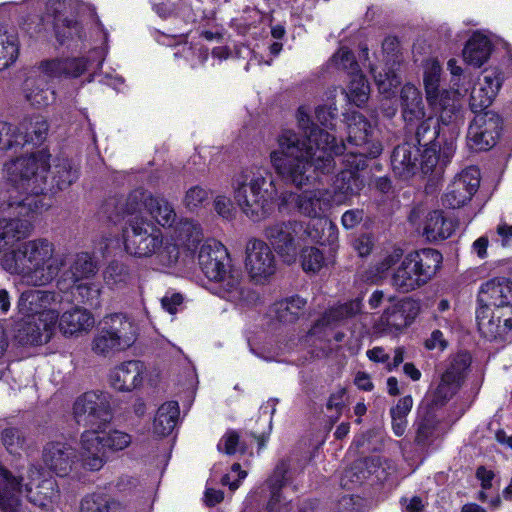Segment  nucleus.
I'll use <instances>...</instances> for the list:
<instances>
[{
	"label": "nucleus",
	"instance_id": "11",
	"mask_svg": "<svg viewBox=\"0 0 512 512\" xmlns=\"http://www.w3.org/2000/svg\"><path fill=\"white\" fill-rule=\"evenodd\" d=\"M301 231L313 241L319 238L318 233L312 234L309 227L304 230L303 225L295 220L271 223L264 228L263 235L280 258L285 263L292 264L295 263L301 246Z\"/></svg>",
	"mask_w": 512,
	"mask_h": 512
},
{
	"label": "nucleus",
	"instance_id": "25",
	"mask_svg": "<svg viewBox=\"0 0 512 512\" xmlns=\"http://www.w3.org/2000/svg\"><path fill=\"white\" fill-rule=\"evenodd\" d=\"M22 479L0 466V508L4 512H21Z\"/></svg>",
	"mask_w": 512,
	"mask_h": 512
},
{
	"label": "nucleus",
	"instance_id": "2",
	"mask_svg": "<svg viewBox=\"0 0 512 512\" xmlns=\"http://www.w3.org/2000/svg\"><path fill=\"white\" fill-rule=\"evenodd\" d=\"M65 263L64 255L57 254L55 245L47 238L25 241L2 257V266L7 272L20 275L34 286L51 283Z\"/></svg>",
	"mask_w": 512,
	"mask_h": 512
},
{
	"label": "nucleus",
	"instance_id": "48",
	"mask_svg": "<svg viewBox=\"0 0 512 512\" xmlns=\"http://www.w3.org/2000/svg\"><path fill=\"white\" fill-rule=\"evenodd\" d=\"M104 280L108 286L124 287L132 281V274L126 264L113 261L104 271Z\"/></svg>",
	"mask_w": 512,
	"mask_h": 512
},
{
	"label": "nucleus",
	"instance_id": "62",
	"mask_svg": "<svg viewBox=\"0 0 512 512\" xmlns=\"http://www.w3.org/2000/svg\"><path fill=\"white\" fill-rule=\"evenodd\" d=\"M502 73L497 69L485 70L482 77L479 79L476 87H482L483 92L490 94L493 91V99L497 95L502 85Z\"/></svg>",
	"mask_w": 512,
	"mask_h": 512
},
{
	"label": "nucleus",
	"instance_id": "55",
	"mask_svg": "<svg viewBox=\"0 0 512 512\" xmlns=\"http://www.w3.org/2000/svg\"><path fill=\"white\" fill-rule=\"evenodd\" d=\"M73 293L81 298L83 303H86L92 307H98L100 305V285L94 282L87 283H76L73 284Z\"/></svg>",
	"mask_w": 512,
	"mask_h": 512
},
{
	"label": "nucleus",
	"instance_id": "47",
	"mask_svg": "<svg viewBox=\"0 0 512 512\" xmlns=\"http://www.w3.org/2000/svg\"><path fill=\"white\" fill-rule=\"evenodd\" d=\"M350 81L346 96L356 106L363 105L369 97L370 87L361 71L349 75Z\"/></svg>",
	"mask_w": 512,
	"mask_h": 512
},
{
	"label": "nucleus",
	"instance_id": "39",
	"mask_svg": "<svg viewBox=\"0 0 512 512\" xmlns=\"http://www.w3.org/2000/svg\"><path fill=\"white\" fill-rule=\"evenodd\" d=\"M179 405L175 401L162 404L153 422V431L159 436L169 435L176 426L179 418Z\"/></svg>",
	"mask_w": 512,
	"mask_h": 512
},
{
	"label": "nucleus",
	"instance_id": "37",
	"mask_svg": "<svg viewBox=\"0 0 512 512\" xmlns=\"http://www.w3.org/2000/svg\"><path fill=\"white\" fill-rule=\"evenodd\" d=\"M490 40L479 33H475L465 45L463 50L464 60L475 67L482 66L491 54Z\"/></svg>",
	"mask_w": 512,
	"mask_h": 512
},
{
	"label": "nucleus",
	"instance_id": "58",
	"mask_svg": "<svg viewBox=\"0 0 512 512\" xmlns=\"http://www.w3.org/2000/svg\"><path fill=\"white\" fill-rule=\"evenodd\" d=\"M301 265L306 272H318L325 265L323 253L316 247H305L300 254Z\"/></svg>",
	"mask_w": 512,
	"mask_h": 512
},
{
	"label": "nucleus",
	"instance_id": "54",
	"mask_svg": "<svg viewBox=\"0 0 512 512\" xmlns=\"http://www.w3.org/2000/svg\"><path fill=\"white\" fill-rule=\"evenodd\" d=\"M441 131L438 129L435 120L432 117L424 119L417 127L415 137L420 147H426L433 144Z\"/></svg>",
	"mask_w": 512,
	"mask_h": 512
},
{
	"label": "nucleus",
	"instance_id": "27",
	"mask_svg": "<svg viewBox=\"0 0 512 512\" xmlns=\"http://www.w3.org/2000/svg\"><path fill=\"white\" fill-rule=\"evenodd\" d=\"M420 148L409 143L398 145L391 156L393 172L400 178L407 179L418 170Z\"/></svg>",
	"mask_w": 512,
	"mask_h": 512
},
{
	"label": "nucleus",
	"instance_id": "63",
	"mask_svg": "<svg viewBox=\"0 0 512 512\" xmlns=\"http://www.w3.org/2000/svg\"><path fill=\"white\" fill-rule=\"evenodd\" d=\"M493 91L490 94L483 92L482 87H474L470 96V107L476 114L483 113L482 111L488 108L493 102Z\"/></svg>",
	"mask_w": 512,
	"mask_h": 512
},
{
	"label": "nucleus",
	"instance_id": "9",
	"mask_svg": "<svg viewBox=\"0 0 512 512\" xmlns=\"http://www.w3.org/2000/svg\"><path fill=\"white\" fill-rule=\"evenodd\" d=\"M441 66L435 59L424 63L423 84L429 107L438 115L441 124L455 123L459 118L461 97L457 91L440 89Z\"/></svg>",
	"mask_w": 512,
	"mask_h": 512
},
{
	"label": "nucleus",
	"instance_id": "29",
	"mask_svg": "<svg viewBox=\"0 0 512 512\" xmlns=\"http://www.w3.org/2000/svg\"><path fill=\"white\" fill-rule=\"evenodd\" d=\"M364 188V180L360 175L348 171H340L333 183L332 204H348L352 197L360 194Z\"/></svg>",
	"mask_w": 512,
	"mask_h": 512
},
{
	"label": "nucleus",
	"instance_id": "50",
	"mask_svg": "<svg viewBox=\"0 0 512 512\" xmlns=\"http://www.w3.org/2000/svg\"><path fill=\"white\" fill-rule=\"evenodd\" d=\"M371 72L374 76L375 83L381 94L389 97L394 93V90L400 84V77L397 75L393 68L383 69V71L377 72L374 67H371Z\"/></svg>",
	"mask_w": 512,
	"mask_h": 512
},
{
	"label": "nucleus",
	"instance_id": "10",
	"mask_svg": "<svg viewBox=\"0 0 512 512\" xmlns=\"http://www.w3.org/2000/svg\"><path fill=\"white\" fill-rule=\"evenodd\" d=\"M101 429L88 430L81 435L80 461L89 471L100 470L105 462V450L120 451L131 443V436L119 430L99 434Z\"/></svg>",
	"mask_w": 512,
	"mask_h": 512
},
{
	"label": "nucleus",
	"instance_id": "49",
	"mask_svg": "<svg viewBox=\"0 0 512 512\" xmlns=\"http://www.w3.org/2000/svg\"><path fill=\"white\" fill-rule=\"evenodd\" d=\"M118 340L103 326L99 329L92 341V351L97 355L107 356L114 351L125 350Z\"/></svg>",
	"mask_w": 512,
	"mask_h": 512
},
{
	"label": "nucleus",
	"instance_id": "23",
	"mask_svg": "<svg viewBox=\"0 0 512 512\" xmlns=\"http://www.w3.org/2000/svg\"><path fill=\"white\" fill-rule=\"evenodd\" d=\"M76 459V451L70 445L61 442H50L43 450V461L58 476H66L72 470Z\"/></svg>",
	"mask_w": 512,
	"mask_h": 512
},
{
	"label": "nucleus",
	"instance_id": "32",
	"mask_svg": "<svg viewBox=\"0 0 512 512\" xmlns=\"http://www.w3.org/2000/svg\"><path fill=\"white\" fill-rule=\"evenodd\" d=\"M87 68L84 58H66L43 61L41 69L49 77H79Z\"/></svg>",
	"mask_w": 512,
	"mask_h": 512
},
{
	"label": "nucleus",
	"instance_id": "64",
	"mask_svg": "<svg viewBox=\"0 0 512 512\" xmlns=\"http://www.w3.org/2000/svg\"><path fill=\"white\" fill-rule=\"evenodd\" d=\"M423 150H420L419 157L421 158L420 161L418 160V168L421 169V171L424 174H428L433 171V169L436 167L437 163L440 160L436 148L434 145L432 146H426L422 147Z\"/></svg>",
	"mask_w": 512,
	"mask_h": 512
},
{
	"label": "nucleus",
	"instance_id": "44",
	"mask_svg": "<svg viewBox=\"0 0 512 512\" xmlns=\"http://www.w3.org/2000/svg\"><path fill=\"white\" fill-rule=\"evenodd\" d=\"M26 99L36 107L46 106L54 99V92L46 88L43 78L27 79L25 82Z\"/></svg>",
	"mask_w": 512,
	"mask_h": 512
},
{
	"label": "nucleus",
	"instance_id": "24",
	"mask_svg": "<svg viewBox=\"0 0 512 512\" xmlns=\"http://www.w3.org/2000/svg\"><path fill=\"white\" fill-rule=\"evenodd\" d=\"M79 178L78 168L66 157L49 158L48 192L69 188Z\"/></svg>",
	"mask_w": 512,
	"mask_h": 512
},
{
	"label": "nucleus",
	"instance_id": "8",
	"mask_svg": "<svg viewBox=\"0 0 512 512\" xmlns=\"http://www.w3.org/2000/svg\"><path fill=\"white\" fill-rule=\"evenodd\" d=\"M442 261V254L433 248L410 252L395 268L391 276V285L401 293L414 291L436 275Z\"/></svg>",
	"mask_w": 512,
	"mask_h": 512
},
{
	"label": "nucleus",
	"instance_id": "42",
	"mask_svg": "<svg viewBox=\"0 0 512 512\" xmlns=\"http://www.w3.org/2000/svg\"><path fill=\"white\" fill-rule=\"evenodd\" d=\"M149 215L162 227H172L176 221V212L173 205L163 197L151 196L148 202Z\"/></svg>",
	"mask_w": 512,
	"mask_h": 512
},
{
	"label": "nucleus",
	"instance_id": "43",
	"mask_svg": "<svg viewBox=\"0 0 512 512\" xmlns=\"http://www.w3.org/2000/svg\"><path fill=\"white\" fill-rule=\"evenodd\" d=\"M81 512H122V506L109 495L92 493L86 495L80 503Z\"/></svg>",
	"mask_w": 512,
	"mask_h": 512
},
{
	"label": "nucleus",
	"instance_id": "56",
	"mask_svg": "<svg viewBox=\"0 0 512 512\" xmlns=\"http://www.w3.org/2000/svg\"><path fill=\"white\" fill-rule=\"evenodd\" d=\"M330 64L346 71L348 75L360 71L354 54L347 47H340L331 57Z\"/></svg>",
	"mask_w": 512,
	"mask_h": 512
},
{
	"label": "nucleus",
	"instance_id": "40",
	"mask_svg": "<svg viewBox=\"0 0 512 512\" xmlns=\"http://www.w3.org/2000/svg\"><path fill=\"white\" fill-rule=\"evenodd\" d=\"M97 263L88 252L77 253L67 274L72 284L88 280L97 273Z\"/></svg>",
	"mask_w": 512,
	"mask_h": 512
},
{
	"label": "nucleus",
	"instance_id": "38",
	"mask_svg": "<svg viewBox=\"0 0 512 512\" xmlns=\"http://www.w3.org/2000/svg\"><path fill=\"white\" fill-rule=\"evenodd\" d=\"M306 299L295 295L274 304L273 311L279 322L290 324L305 314Z\"/></svg>",
	"mask_w": 512,
	"mask_h": 512
},
{
	"label": "nucleus",
	"instance_id": "7",
	"mask_svg": "<svg viewBox=\"0 0 512 512\" xmlns=\"http://www.w3.org/2000/svg\"><path fill=\"white\" fill-rule=\"evenodd\" d=\"M0 206V251L33 231V219L47 207L42 199L12 198Z\"/></svg>",
	"mask_w": 512,
	"mask_h": 512
},
{
	"label": "nucleus",
	"instance_id": "14",
	"mask_svg": "<svg viewBox=\"0 0 512 512\" xmlns=\"http://www.w3.org/2000/svg\"><path fill=\"white\" fill-rule=\"evenodd\" d=\"M245 268L256 282H263L276 271V258L270 245L262 239L250 238L245 245Z\"/></svg>",
	"mask_w": 512,
	"mask_h": 512
},
{
	"label": "nucleus",
	"instance_id": "35",
	"mask_svg": "<svg viewBox=\"0 0 512 512\" xmlns=\"http://www.w3.org/2000/svg\"><path fill=\"white\" fill-rule=\"evenodd\" d=\"M48 132V123L46 119L40 115L25 118L18 126V137L23 142V147L27 144H41Z\"/></svg>",
	"mask_w": 512,
	"mask_h": 512
},
{
	"label": "nucleus",
	"instance_id": "28",
	"mask_svg": "<svg viewBox=\"0 0 512 512\" xmlns=\"http://www.w3.org/2000/svg\"><path fill=\"white\" fill-rule=\"evenodd\" d=\"M152 193L144 189L133 190L125 199L110 200L105 204V211L108 212L110 207H115L116 215H127L129 219L139 217L142 211H148V202Z\"/></svg>",
	"mask_w": 512,
	"mask_h": 512
},
{
	"label": "nucleus",
	"instance_id": "13",
	"mask_svg": "<svg viewBox=\"0 0 512 512\" xmlns=\"http://www.w3.org/2000/svg\"><path fill=\"white\" fill-rule=\"evenodd\" d=\"M58 295L53 291L30 289L21 293L17 301V310L27 318L45 322L46 327H55L59 312L56 308Z\"/></svg>",
	"mask_w": 512,
	"mask_h": 512
},
{
	"label": "nucleus",
	"instance_id": "5",
	"mask_svg": "<svg viewBox=\"0 0 512 512\" xmlns=\"http://www.w3.org/2000/svg\"><path fill=\"white\" fill-rule=\"evenodd\" d=\"M122 240L125 251L132 257L154 258L162 267H172L179 259L177 245L164 240L161 230L142 217L127 220Z\"/></svg>",
	"mask_w": 512,
	"mask_h": 512
},
{
	"label": "nucleus",
	"instance_id": "41",
	"mask_svg": "<svg viewBox=\"0 0 512 512\" xmlns=\"http://www.w3.org/2000/svg\"><path fill=\"white\" fill-rule=\"evenodd\" d=\"M362 310V301L354 299L344 304L330 308L318 321L320 325H337L347 319L355 317Z\"/></svg>",
	"mask_w": 512,
	"mask_h": 512
},
{
	"label": "nucleus",
	"instance_id": "31",
	"mask_svg": "<svg viewBox=\"0 0 512 512\" xmlns=\"http://www.w3.org/2000/svg\"><path fill=\"white\" fill-rule=\"evenodd\" d=\"M202 239V229L198 223L192 219L183 218L180 219L170 234L168 242L177 245L179 247H185L187 249L194 248Z\"/></svg>",
	"mask_w": 512,
	"mask_h": 512
},
{
	"label": "nucleus",
	"instance_id": "22",
	"mask_svg": "<svg viewBox=\"0 0 512 512\" xmlns=\"http://www.w3.org/2000/svg\"><path fill=\"white\" fill-rule=\"evenodd\" d=\"M146 366L139 360H130L116 366L109 375L111 385L118 391H132L144 380Z\"/></svg>",
	"mask_w": 512,
	"mask_h": 512
},
{
	"label": "nucleus",
	"instance_id": "4",
	"mask_svg": "<svg viewBox=\"0 0 512 512\" xmlns=\"http://www.w3.org/2000/svg\"><path fill=\"white\" fill-rule=\"evenodd\" d=\"M232 190L237 205L253 221L265 219L270 214L277 195L271 172L267 167L257 165L236 173Z\"/></svg>",
	"mask_w": 512,
	"mask_h": 512
},
{
	"label": "nucleus",
	"instance_id": "1",
	"mask_svg": "<svg viewBox=\"0 0 512 512\" xmlns=\"http://www.w3.org/2000/svg\"><path fill=\"white\" fill-rule=\"evenodd\" d=\"M297 121L305 138L294 130L283 129L269 154L273 169L284 181L298 188L308 185L313 180L311 168L320 174H330L336 167L334 156L338 155H343L341 171L360 175L359 172L365 169L369 156L363 149L344 153L345 144H337L333 135L313 124L305 107L298 109Z\"/></svg>",
	"mask_w": 512,
	"mask_h": 512
},
{
	"label": "nucleus",
	"instance_id": "18",
	"mask_svg": "<svg viewBox=\"0 0 512 512\" xmlns=\"http://www.w3.org/2000/svg\"><path fill=\"white\" fill-rule=\"evenodd\" d=\"M476 321L483 337L488 340L503 339L512 329V309L502 310L479 304Z\"/></svg>",
	"mask_w": 512,
	"mask_h": 512
},
{
	"label": "nucleus",
	"instance_id": "59",
	"mask_svg": "<svg viewBox=\"0 0 512 512\" xmlns=\"http://www.w3.org/2000/svg\"><path fill=\"white\" fill-rule=\"evenodd\" d=\"M415 426V442L419 445H425L432 439L434 435L437 426V420L432 414L427 413L423 418H420L415 422Z\"/></svg>",
	"mask_w": 512,
	"mask_h": 512
},
{
	"label": "nucleus",
	"instance_id": "26",
	"mask_svg": "<svg viewBox=\"0 0 512 512\" xmlns=\"http://www.w3.org/2000/svg\"><path fill=\"white\" fill-rule=\"evenodd\" d=\"M55 327H46L45 322L27 318L17 322L15 338L22 345H41L47 343Z\"/></svg>",
	"mask_w": 512,
	"mask_h": 512
},
{
	"label": "nucleus",
	"instance_id": "61",
	"mask_svg": "<svg viewBox=\"0 0 512 512\" xmlns=\"http://www.w3.org/2000/svg\"><path fill=\"white\" fill-rule=\"evenodd\" d=\"M211 193L208 189L196 185L189 188L184 196L183 204L185 207L194 211L200 207H202L208 200L210 199Z\"/></svg>",
	"mask_w": 512,
	"mask_h": 512
},
{
	"label": "nucleus",
	"instance_id": "21",
	"mask_svg": "<svg viewBox=\"0 0 512 512\" xmlns=\"http://www.w3.org/2000/svg\"><path fill=\"white\" fill-rule=\"evenodd\" d=\"M478 303L502 310L512 309V281L494 278L481 285Z\"/></svg>",
	"mask_w": 512,
	"mask_h": 512
},
{
	"label": "nucleus",
	"instance_id": "16",
	"mask_svg": "<svg viewBox=\"0 0 512 512\" xmlns=\"http://www.w3.org/2000/svg\"><path fill=\"white\" fill-rule=\"evenodd\" d=\"M347 123V141L350 145L363 149L370 158L378 157L383 150L376 137L375 127L359 112L351 111L345 115Z\"/></svg>",
	"mask_w": 512,
	"mask_h": 512
},
{
	"label": "nucleus",
	"instance_id": "36",
	"mask_svg": "<svg viewBox=\"0 0 512 512\" xmlns=\"http://www.w3.org/2000/svg\"><path fill=\"white\" fill-rule=\"evenodd\" d=\"M400 99L405 121L411 122L425 116L422 95L416 86L405 84L401 89Z\"/></svg>",
	"mask_w": 512,
	"mask_h": 512
},
{
	"label": "nucleus",
	"instance_id": "52",
	"mask_svg": "<svg viewBox=\"0 0 512 512\" xmlns=\"http://www.w3.org/2000/svg\"><path fill=\"white\" fill-rule=\"evenodd\" d=\"M462 123V114L461 109H459V118L455 123L443 124L444 126H449L450 136L449 139H446L443 145L439 149V158L443 165H447L456 151V139L459 135L460 124Z\"/></svg>",
	"mask_w": 512,
	"mask_h": 512
},
{
	"label": "nucleus",
	"instance_id": "6",
	"mask_svg": "<svg viewBox=\"0 0 512 512\" xmlns=\"http://www.w3.org/2000/svg\"><path fill=\"white\" fill-rule=\"evenodd\" d=\"M50 153L45 150L11 158L3 165V174L19 194L16 198L41 199L48 192Z\"/></svg>",
	"mask_w": 512,
	"mask_h": 512
},
{
	"label": "nucleus",
	"instance_id": "53",
	"mask_svg": "<svg viewBox=\"0 0 512 512\" xmlns=\"http://www.w3.org/2000/svg\"><path fill=\"white\" fill-rule=\"evenodd\" d=\"M461 384L458 380H453L449 375L443 374L441 380L434 391L433 403L435 405H444L458 391Z\"/></svg>",
	"mask_w": 512,
	"mask_h": 512
},
{
	"label": "nucleus",
	"instance_id": "15",
	"mask_svg": "<svg viewBox=\"0 0 512 512\" xmlns=\"http://www.w3.org/2000/svg\"><path fill=\"white\" fill-rule=\"evenodd\" d=\"M501 129L502 120L494 111L476 114L468 128V146L475 151L491 149L496 144Z\"/></svg>",
	"mask_w": 512,
	"mask_h": 512
},
{
	"label": "nucleus",
	"instance_id": "30",
	"mask_svg": "<svg viewBox=\"0 0 512 512\" xmlns=\"http://www.w3.org/2000/svg\"><path fill=\"white\" fill-rule=\"evenodd\" d=\"M102 326L118 340L125 349L136 340L137 329L134 322L125 314L115 313L104 317Z\"/></svg>",
	"mask_w": 512,
	"mask_h": 512
},
{
	"label": "nucleus",
	"instance_id": "17",
	"mask_svg": "<svg viewBox=\"0 0 512 512\" xmlns=\"http://www.w3.org/2000/svg\"><path fill=\"white\" fill-rule=\"evenodd\" d=\"M480 186V171L470 166L457 174L442 197L443 205L456 209L468 203Z\"/></svg>",
	"mask_w": 512,
	"mask_h": 512
},
{
	"label": "nucleus",
	"instance_id": "3",
	"mask_svg": "<svg viewBox=\"0 0 512 512\" xmlns=\"http://www.w3.org/2000/svg\"><path fill=\"white\" fill-rule=\"evenodd\" d=\"M198 262L205 276L214 282L213 289L219 297L241 307L254 305L259 300L258 293L246 286L241 271L233 266L227 249L220 242H205Z\"/></svg>",
	"mask_w": 512,
	"mask_h": 512
},
{
	"label": "nucleus",
	"instance_id": "20",
	"mask_svg": "<svg viewBox=\"0 0 512 512\" xmlns=\"http://www.w3.org/2000/svg\"><path fill=\"white\" fill-rule=\"evenodd\" d=\"M43 476V469L33 465L28 471L29 481L25 484L28 499L40 507L46 506L58 496L56 481Z\"/></svg>",
	"mask_w": 512,
	"mask_h": 512
},
{
	"label": "nucleus",
	"instance_id": "33",
	"mask_svg": "<svg viewBox=\"0 0 512 512\" xmlns=\"http://www.w3.org/2000/svg\"><path fill=\"white\" fill-rule=\"evenodd\" d=\"M94 323V317L89 311L76 307L62 314L59 328L65 335H74L89 331Z\"/></svg>",
	"mask_w": 512,
	"mask_h": 512
},
{
	"label": "nucleus",
	"instance_id": "12",
	"mask_svg": "<svg viewBox=\"0 0 512 512\" xmlns=\"http://www.w3.org/2000/svg\"><path fill=\"white\" fill-rule=\"evenodd\" d=\"M73 417L79 425L102 429L112 419L110 397L102 391H88L76 398Z\"/></svg>",
	"mask_w": 512,
	"mask_h": 512
},
{
	"label": "nucleus",
	"instance_id": "45",
	"mask_svg": "<svg viewBox=\"0 0 512 512\" xmlns=\"http://www.w3.org/2000/svg\"><path fill=\"white\" fill-rule=\"evenodd\" d=\"M1 441L5 449L12 455H21L30 443L26 434L18 428L9 427L1 432Z\"/></svg>",
	"mask_w": 512,
	"mask_h": 512
},
{
	"label": "nucleus",
	"instance_id": "57",
	"mask_svg": "<svg viewBox=\"0 0 512 512\" xmlns=\"http://www.w3.org/2000/svg\"><path fill=\"white\" fill-rule=\"evenodd\" d=\"M18 126L14 127L7 122L0 121V150H14L23 148V142L18 137Z\"/></svg>",
	"mask_w": 512,
	"mask_h": 512
},
{
	"label": "nucleus",
	"instance_id": "51",
	"mask_svg": "<svg viewBox=\"0 0 512 512\" xmlns=\"http://www.w3.org/2000/svg\"><path fill=\"white\" fill-rule=\"evenodd\" d=\"M18 56V42L13 34L0 32V71L10 66Z\"/></svg>",
	"mask_w": 512,
	"mask_h": 512
},
{
	"label": "nucleus",
	"instance_id": "46",
	"mask_svg": "<svg viewBox=\"0 0 512 512\" xmlns=\"http://www.w3.org/2000/svg\"><path fill=\"white\" fill-rule=\"evenodd\" d=\"M377 326L382 332L393 333L404 329L409 324L402 315L397 303H394L384 310Z\"/></svg>",
	"mask_w": 512,
	"mask_h": 512
},
{
	"label": "nucleus",
	"instance_id": "60",
	"mask_svg": "<svg viewBox=\"0 0 512 512\" xmlns=\"http://www.w3.org/2000/svg\"><path fill=\"white\" fill-rule=\"evenodd\" d=\"M471 364V357L466 352H461L456 354L451 360L450 363L444 372L445 375H449L453 380H458L461 384L466 370L469 368Z\"/></svg>",
	"mask_w": 512,
	"mask_h": 512
},
{
	"label": "nucleus",
	"instance_id": "34",
	"mask_svg": "<svg viewBox=\"0 0 512 512\" xmlns=\"http://www.w3.org/2000/svg\"><path fill=\"white\" fill-rule=\"evenodd\" d=\"M454 231V224L444 217L440 210H434L426 215L423 227V235L429 241L444 240L449 238Z\"/></svg>",
	"mask_w": 512,
	"mask_h": 512
},
{
	"label": "nucleus",
	"instance_id": "19",
	"mask_svg": "<svg viewBox=\"0 0 512 512\" xmlns=\"http://www.w3.org/2000/svg\"><path fill=\"white\" fill-rule=\"evenodd\" d=\"M292 197L294 198L292 193H283L281 204H285ZM295 203L302 215L310 218H321L332 207V195L328 189L306 190L295 196Z\"/></svg>",
	"mask_w": 512,
	"mask_h": 512
}]
</instances>
